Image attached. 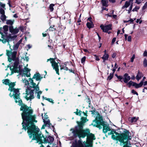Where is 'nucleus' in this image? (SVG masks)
Masks as SVG:
<instances>
[{
	"instance_id": "1",
	"label": "nucleus",
	"mask_w": 147,
	"mask_h": 147,
	"mask_svg": "<svg viewBox=\"0 0 147 147\" xmlns=\"http://www.w3.org/2000/svg\"><path fill=\"white\" fill-rule=\"evenodd\" d=\"M2 41L3 43L7 42L8 45H9L10 49H11L10 51L6 50V55L8 57V61L9 62H12L11 63H13L11 66L9 64L7 66L8 67H10V70L11 71V75H12L13 72L19 73L20 74L22 75V76L29 77L30 75V69L27 67L28 64H27L23 69L22 65L18 64V61L16 58L17 52L15 51H12V50L11 48L9 42L5 39H2Z\"/></svg>"
},
{
	"instance_id": "2",
	"label": "nucleus",
	"mask_w": 147,
	"mask_h": 147,
	"mask_svg": "<svg viewBox=\"0 0 147 147\" xmlns=\"http://www.w3.org/2000/svg\"><path fill=\"white\" fill-rule=\"evenodd\" d=\"M42 78V77L40 74L38 73L35 74L32 78H29L28 80L25 79H22V81L26 89L25 98L27 100L34 98V91L35 94H37V98L39 99L40 98V95L42 93V91L39 90L38 86L39 82L36 84L34 82L33 79H35L37 81H40Z\"/></svg>"
},
{
	"instance_id": "3",
	"label": "nucleus",
	"mask_w": 147,
	"mask_h": 147,
	"mask_svg": "<svg viewBox=\"0 0 147 147\" xmlns=\"http://www.w3.org/2000/svg\"><path fill=\"white\" fill-rule=\"evenodd\" d=\"M81 121L80 122H77L78 126L77 127L75 130L71 129L70 130L74 135L77 134L79 138H84L86 136V141L84 142V144H86V147H92L93 141L96 139L94 134L90 133L89 129L84 130L83 127L84 123L88 120L86 117H82L81 118Z\"/></svg>"
},
{
	"instance_id": "4",
	"label": "nucleus",
	"mask_w": 147,
	"mask_h": 147,
	"mask_svg": "<svg viewBox=\"0 0 147 147\" xmlns=\"http://www.w3.org/2000/svg\"><path fill=\"white\" fill-rule=\"evenodd\" d=\"M3 83L6 85H8L9 86L8 90L10 91V93L9 94L11 97L13 96L15 100L16 103L18 102V105L22 106L24 104H22V100L20 97V93L19 90L18 89H15L14 87L15 85V84L14 82H10V80L6 79L3 80Z\"/></svg>"
},
{
	"instance_id": "5",
	"label": "nucleus",
	"mask_w": 147,
	"mask_h": 147,
	"mask_svg": "<svg viewBox=\"0 0 147 147\" xmlns=\"http://www.w3.org/2000/svg\"><path fill=\"white\" fill-rule=\"evenodd\" d=\"M109 135H112V138L114 140H118L120 145L123 146L127 142L131 139L130 133L127 130L121 134H118L114 131H111L108 133Z\"/></svg>"
},
{
	"instance_id": "6",
	"label": "nucleus",
	"mask_w": 147,
	"mask_h": 147,
	"mask_svg": "<svg viewBox=\"0 0 147 147\" xmlns=\"http://www.w3.org/2000/svg\"><path fill=\"white\" fill-rule=\"evenodd\" d=\"M91 125L97 127L99 129L102 128V126L103 132L105 133L110 130L109 126L103 121L101 116H99L98 117H97L95 120H94Z\"/></svg>"
},
{
	"instance_id": "7",
	"label": "nucleus",
	"mask_w": 147,
	"mask_h": 147,
	"mask_svg": "<svg viewBox=\"0 0 147 147\" xmlns=\"http://www.w3.org/2000/svg\"><path fill=\"white\" fill-rule=\"evenodd\" d=\"M49 60L50 61L51 63L52 64V66L53 67V69H55L56 73L59 75V66L58 63L55 62V59L50 58V59H47V61H48Z\"/></svg>"
},
{
	"instance_id": "8",
	"label": "nucleus",
	"mask_w": 147,
	"mask_h": 147,
	"mask_svg": "<svg viewBox=\"0 0 147 147\" xmlns=\"http://www.w3.org/2000/svg\"><path fill=\"white\" fill-rule=\"evenodd\" d=\"M100 27L103 32H108L109 34L111 33L110 32H108V30L111 29V24L106 25L105 26L101 24L100 26Z\"/></svg>"
},
{
	"instance_id": "9",
	"label": "nucleus",
	"mask_w": 147,
	"mask_h": 147,
	"mask_svg": "<svg viewBox=\"0 0 147 147\" xmlns=\"http://www.w3.org/2000/svg\"><path fill=\"white\" fill-rule=\"evenodd\" d=\"M129 5H130L129 9L128 10V13H129L130 12L131 10L132 6H133V2L131 1H126L125 2L124 5L122 7V8H124L125 7L127 8L128 7Z\"/></svg>"
},
{
	"instance_id": "10",
	"label": "nucleus",
	"mask_w": 147,
	"mask_h": 147,
	"mask_svg": "<svg viewBox=\"0 0 147 147\" xmlns=\"http://www.w3.org/2000/svg\"><path fill=\"white\" fill-rule=\"evenodd\" d=\"M123 79L124 82L125 83H127L130 80V77L128 75V74L125 73L123 75Z\"/></svg>"
},
{
	"instance_id": "11",
	"label": "nucleus",
	"mask_w": 147,
	"mask_h": 147,
	"mask_svg": "<svg viewBox=\"0 0 147 147\" xmlns=\"http://www.w3.org/2000/svg\"><path fill=\"white\" fill-rule=\"evenodd\" d=\"M48 116L45 114L44 116V119H43V121L44 123L46 125H48L49 126H50V125H51V124L50 122V121L49 119H48Z\"/></svg>"
},
{
	"instance_id": "12",
	"label": "nucleus",
	"mask_w": 147,
	"mask_h": 147,
	"mask_svg": "<svg viewBox=\"0 0 147 147\" xmlns=\"http://www.w3.org/2000/svg\"><path fill=\"white\" fill-rule=\"evenodd\" d=\"M143 85V81H142L139 84H137L134 82V84L133 85V86H135L136 88H138L141 87Z\"/></svg>"
},
{
	"instance_id": "13",
	"label": "nucleus",
	"mask_w": 147,
	"mask_h": 147,
	"mask_svg": "<svg viewBox=\"0 0 147 147\" xmlns=\"http://www.w3.org/2000/svg\"><path fill=\"white\" fill-rule=\"evenodd\" d=\"M109 55L108 54H104L102 58L103 60V62H104L106 60H107L109 58Z\"/></svg>"
},
{
	"instance_id": "14",
	"label": "nucleus",
	"mask_w": 147,
	"mask_h": 147,
	"mask_svg": "<svg viewBox=\"0 0 147 147\" xmlns=\"http://www.w3.org/2000/svg\"><path fill=\"white\" fill-rule=\"evenodd\" d=\"M143 76V75L141 73L139 72L136 77V78L139 81Z\"/></svg>"
},
{
	"instance_id": "15",
	"label": "nucleus",
	"mask_w": 147,
	"mask_h": 147,
	"mask_svg": "<svg viewBox=\"0 0 147 147\" xmlns=\"http://www.w3.org/2000/svg\"><path fill=\"white\" fill-rule=\"evenodd\" d=\"M66 63H65L63 64V65L60 66L61 67L60 69L61 70L63 69L65 70H68V68L67 67H66Z\"/></svg>"
},
{
	"instance_id": "16",
	"label": "nucleus",
	"mask_w": 147,
	"mask_h": 147,
	"mask_svg": "<svg viewBox=\"0 0 147 147\" xmlns=\"http://www.w3.org/2000/svg\"><path fill=\"white\" fill-rule=\"evenodd\" d=\"M86 25L87 27L89 28H90L93 27L94 25L92 22H88L87 23Z\"/></svg>"
},
{
	"instance_id": "17",
	"label": "nucleus",
	"mask_w": 147,
	"mask_h": 147,
	"mask_svg": "<svg viewBox=\"0 0 147 147\" xmlns=\"http://www.w3.org/2000/svg\"><path fill=\"white\" fill-rule=\"evenodd\" d=\"M102 3L103 6L106 7L108 6V2L107 0H102Z\"/></svg>"
},
{
	"instance_id": "18",
	"label": "nucleus",
	"mask_w": 147,
	"mask_h": 147,
	"mask_svg": "<svg viewBox=\"0 0 147 147\" xmlns=\"http://www.w3.org/2000/svg\"><path fill=\"white\" fill-rule=\"evenodd\" d=\"M14 21L13 20H8L6 21V24L11 25L13 24Z\"/></svg>"
},
{
	"instance_id": "19",
	"label": "nucleus",
	"mask_w": 147,
	"mask_h": 147,
	"mask_svg": "<svg viewBox=\"0 0 147 147\" xmlns=\"http://www.w3.org/2000/svg\"><path fill=\"white\" fill-rule=\"evenodd\" d=\"M3 29L4 30V33L5 34H6V32L8 30V26L7 25H5L3 27Z\"/></svg>"
},
{
	"instance_id": "20",
	"label": "nucleus",
	"mask_w": 147,
	"mask_h": 147,
	"mask_svg": "<svg viewBox=\"0 0 147 147\" xmlns=\"http://www.w3.org/2000/svg\"><path fill=\"white\" fill-rule=\"evenodd\" d=\"M138 117H134L132 118L131 119V123L135 122L138 119Z\"/></svg>"
},
{
	"instance_id": "21",
	"label": "nucleus",
	"mask_w": 147,
	"mask_h": 147,
	"mask_svg": "<svg viewBox=\"0 0 147 147\" xmlns=\"http://www.w3.org/2000/svg\"><path fill=\"white\" fill-rule=\"evenodd\" d=\"M114 73L113 72L112 73H110L109 76L107 78L108 80H110L113 77V74Z\"/></svg>"
},
{
	"instance_id": "22",
	"label": "nucleus",
	"mask_w": 147,
	"mask_h": 147,
	"mask_svg": "<svg viewBox=\"0 0 147 147\" xmlns=\"http://www.w3.org/2000/svg\"><path fill=\"white\" fill-rule=\"evenodd\" d=\"M54 5H55L53 4H51L50 5L49 8L51 11H52L54 9L53 7Z\"/></svg>"
},
{
	"instance_id": "23",
	"label": "nucleus",
	"mask_w": 147,
	"mask_h": 147,
	"mask_svg": "<svg viewBox=\"0 0 147 147\" xmlns=\"http://www.w3.org/2000/svg\"><path fill=\"white\" fill-rule=\"evenodd\" d=\"M1 20L3 21H4L6 19V16L4 14H1Z\"/></svg>"
},
{
	"instance_id": "24",
	"label": "nucleus",
	"mask_w": 147,
	"mask_h": 147,
	"mask_svg": "<svg viewBox=\"0 0 147 147\" xmlns=\"http://www.w3.org/2000/svg\"><path fill=\"white\" fill-rule=\"evenodd\" d=\"M18 32L19 29L17 28H16L15 29H14L12 33L13 34H16L18 33Z\"/></svg>"
},
{
	"instance_id": "25",
	"label": "nucleus",
	"mask_w": 147,
	"mask_h": 147,
	"mask_svg": "<svg viewBox=\"0 0 147 147\" xmlns=\"http://www.w3.org/2000/svg\"><path fill=\"white\" fill-rule=\"evenodd\" d=\"M76 111L74 112L77 115H80L82 111L79 110L78 109H76Z\"/></svg>"
},
{
	"instance_id": "26",
	"label": "nucleus",
	"mask_w": 147,
	"mask_h": 147,
	"mask_svg": "<svg viewBox=\"0 0 147 147\" xmlns=\"http://www.w3.org/2000/svg\"><path fill=\"white\" fill-rule=\"evenodd\" d=\"M43 98H44L45 99L48 100L49 102H52V103H53V100L51 99L50 98H47L46 97H44V96L43 97Z\"/></svg>"
},
{
	"instance_id": "27",
	"label": "nucleus",
	"mask_w": 147,
	"mask_h": 147,
	"mask_svg": "<svg viewBox=\"0 0 147 147\" xmlns=\"http://www.w3.org/2000/svg\"><path fill=\"white\" fill-rule=\"evenodd\" d=\"M0 6L2 8H1L0 9V13L1 14H5V11L3 9V8L1 6ZM5 7H4V8Z\"/></svg>"
},
{
	"instance_id": "28",
	"label": "nucleus",
	"mask_w": 147,
	"mask_h": 147,
	"mask_svg": "<svg viewBox=\"0 0 147 147\" xmlns=\"http://www.w3.org/2000/svg\"><path fill=\"white\" fill-rule=\"evenodd\" d=\"M144 66L145 67L147 66V60L145 59L143 62Z\"/></svg>"
},
{
	"instance_id": "29",
	"label": "nucleus",
	"mask_w": 147,
	"mask_h": 147,
	"mask_svg": "<svg viewBox=\"0 0 147 147\" xmlns=\"http://www.w3.org/2000/svg\"><path fill=\"white\" fill-rule=\"evenodd\" d=\"M129 145H128V141L126 143H125L123 145V147H131V146H130L131 144H129Z\"/></svg>"
},
{
	"instance_id": "30",
	"label": "nucleus",
	"mask_w": 147,
	"mask_h": 147,
	"mask_svg": "<svg viewBox=\"0 0 147 147\" xmlns=\"http://www.w3.org/2000/svg\"><path fill=\"white\" fill-rule=\"evenodd\" d=\"M134 82L131 81H130L127 84V85H128L129 87H130L131 85H132L133 86V85L134 83Z\"/></svg>"
},
{
	"instance_id": "31",
	"label": "nucleus",
	"mask_w": 147,
	"mask_h": 147,
	"mask_svg": "<svg viewBox=\"0 0 147 147\" xmlns=\"http://www.w3.org/2000/svg\"><path fill=\"white\" fill-rule=\"evenodd\" d=\"M117 64L116 63H115V66L113 69V73H114L116 69L117 68Z\"/></svg>"
},
{
	"instance_id": "32",
	"label": "nucleus",
	"mask_w": 147,
	"mask_h": 147,
	"mask_svg": "<svg viewBox=\"0 0 147 147\" xmlns=\"http://www.w3.org/2000/svg\"><path fill=\"white\" fill-rule=\"evenodd\" d=\"M139 8H140V7L139 6H136L135 7L134 9H133V11H136L138 9H139Z\"/></svg>"
},
{
	"instance_id": "33",
	"label": "nucleus",
	"mask_w": 147,
	"mask_h": 147,
	"mask_svg": "<svg viewBox=\"0 0 147 147\" xmlns=\"http://www.w3.org/2000/svg\"><path fill=\"white\" fill-rule=\"evenodd\" d=\"M86 59V57H84L82 58L81 59V63H83L85 61Z\"/></svg>"
},
{
	"instance_id": "34",
	"label": "nucleus",
	"mask_w": 147,
	"mask_h": 147,
	"mask_svg": "<svg viewBox=\"0 0 147 147\" xmlns=\"http://www.w3.org/2000/svg\"><path fill=\"white\" fill-rule=\"evenodd\" d=\"M14 29L13 28V27L12 26H11L10 27H9V30L12 33L13 31V30Z\"/></svg>"
},
{
	"instance_id": "35",
	"label": "nucleus",
	"mask_w": 147,
	"mask_h": 147,
	"mask_svg": "<svg viewBox=\"0 0 147 147\" xmlns=\"http://www.w3.org/2000/svg\"><path fill=\"white\" fill-rule=\"evenodd\" d=\"M135 58V56L134 55H133L132 57L131 58V62H133V61H134V59Z\"/></svg>"
},
{
	"instance_id": "36",
	"label": "nucleus",
	"mask_w": 147,
	"mask_h": 147,
	"mask_svg": "<svg viewBox=\"0 0 147 147\" xmlns=\"http://www.w3.org/2000/svg\"><path fill=\"white\" fill-rule=\"evenodd\" d=\"M147 7V3H146L143 6V8H142V9H145Z\"/></svg>"
},
{
	"instance_id": "37",
	"label": "nucleus",
	"mask_w": 147,
	"mask_h": 147,
	"mask_svg": "<svg viewBox=\"0 0 147 147\" xmlns=\"http://www.w3.org/2000/svg\"><path fill=\"white\" fill-rule=\"evenodd\" d=\"M131 92L132 93H133L134 94H136L137 95H138V93L136 91H135L134 90H132Z\"/></svg>"
},
{
	"instance_id": "38",
	"label": "nucleus",
	"mask_w": 147,
	"mask_h": 147,
	"mask_svg": "<svg viewBox=\"0 0 147 147\" xmlns=\"http://www.w3.org/2000/svg\"><path fill=\"white\" fill-rule=\"evenodd\" d=\"M143 55L144 57L147 56V51H145L143 53Z\"/></svg>"
},
{
	"instance_id": "39",
	"label": "nucleus",
	"mask_w": 147,
	"mask_h": 147,
	"mask_svg": "<svg viewBox=\"0 0 147 147\" xmlns=\"http://www.w3.org/2000/svg\"><path fill=\"white\" fill-rule=\"evenodd\" d=\"M0 6H1L3 8H4L5 6V5L4 4L1 3L0 2Z\"/></svg>"
},
{
	"instance_id": "40",
	"label": "nucleus",
	"mask_w": 147,
	"mask_h": 147,
	"mask_svg": "<svg viewBox=\"0 0 147 147\" xmlns=\"http://www.w3.org/2000/svg\"><path fill=\"white\" fill-rule=\"evenodd\" d=\"M117 78L120 80V81H121V80L122 79V77L121 76H117Z\"/></svg>"
},
{
	"instance_id": "41",
	"label": "nucleus",
	"mask_w": 147,
	"mask_h": 147,
	"mask_svg": "<svg viewBox=\"0 0 147 147\" xmlns=\"http://www.w3.org/2000/svg\"><path fill=\"white\" fill-rule=\"evenodd\" d=\"M131 37L130 36H129L127 38V40L129 42L131 41Z\"/></svg>"
},
{
	"instance_id": "42",
	"label": "nucleus",
	"mask_w": 147,
	"mask_h": 147,
	"mask_svg": "<svg viewBox=\"0 0 147 147\" xmlns=\"http://www.w3.org/2000/svg\"><path fill=\"white\" fill-rule=\"evenodd\" d=\"M51 125H50V126H49V125H46V124L44 123V125H43L42 126V129H44V128H45V126H48V127H51Z\"/></svg>"
},
{
	"instance_id": "43",
	"label": "nucleus",
	"mask_w": 147,
	"mask_h": 147,
	"mask_svg": "<svg viewBox=\"0 0 147 147\" xmlns=\"http://www.w3.org/2000/svg\"><path fill=\"white\" fill-rule=\"evenodd\" d=\"M141 2V0H136V3L138 4H140Z\"/></svg>"
},
{
	"instance_id": "44",
	"label": "nucleus",
	"mask_w": 147,
	"mask_h": 147,
	"mask_svg": "<svg viewBox=\"0 0 147 147\" xmlns=\"http://www.w3.org/2000/svg\"><path fill=\"white\" fill-rule=\"evenodd\" d=\"M116 40V38H113L112 40V43L113 44L115 42Z\"/></svg>"
},
{
	"instance_id": "45",
	"label": "nucleus",
	"mask_w": 147,
	"mask_h": 147,
	"mask_svg": "<svg viewBox=\"0 0 147 147\" xmlns=\"http://www.w3.org/2000/svg\"><path fill=\"white\" fill-rule=\"evenodd\" d=\"M136 22L137 23L139 22V24H141L142 22V21L141 20H140L138 19L137 20Z\"/></svg>"
},
{
	"instance_id": "46",
	"label": "nucleus",
	"mask_w": 147,
	"mask_h": 147,
	"mask_svg": "<svg viewBox=\"0 0 147 147\" xmlns=\"http://www.w3.org/2000/svg\"><path fill=\"white\" fill-rule=\"evenodd\" d=\"M25 60H26L27 61H28L29 60V58L28 57H25V58L24 59Z\"/></svg>"
},
{
	"instance_id": "47",
	"label": "nucleus",
	"mask_w": 147,
	"mask_h": 147,
	"mask_svg": "<svg viewBox=\"0 0 147 147\" xmlns=\"http://www.w3.org/2000/svg\"><path fill=\"white\" fill-rule=\"evenodd\" d=\"M27 46L28 48V49H30L32 47L31 45H27Z\"/></svg>"
},
{
	"instance_id": "48",
	"label": "nucleus",
	"mask_w": 147,
	"mask_h": 147,
	"mask_svg": "<svg viewBox=\"0 0 147 147\" xmlns=\"http://www.w3.org/2000/svg\"><path fill=\"white\" fill-rule=\"evenodd\" d=\"M95 60L96 61H99L100 60V59L99 58V57L98 56H97L95 57Z\"/></svg>"
},
{
	"instance_id": "49",
	"label": "nucleus",
	"mask_w": 147,
	"mask_h": 147,
	"mask_svg": "<svg viewBox=\"0 0 147 147\" xmlns=\"http://www.w3.org/2000/svg\"><path fill=\"white\" fill-rule=\"evenodd\" d=\"M113 16V18H114L115 19V18H117V16L116 15H113V16Z\"/></svg>"
},
{
	"instance_id": "50",
	"label": "nucleus",
	"mask_w": 147,
	"mask_h": 147,
	"mask_svg": "<svg viewBox=\"0 0 147 147\" xmlns=\"http://www.w3.org/2000/svg\"><path fill=\"white\" fill-rule=\"evenodd\" d=\"M91 19H92V18H88V20L90 22H92L91 21Z\"/></svg>"
},
{
	"instance_id": "51",
	"label": "nucleus",
	"mask_w": 147,
	"mask_h": 147,
	"mask_svg": "<svg viewBox=\"0 0 147 147\" xmlns=\"http://www.w3.org/2000/svg\"><path fill=\"white\" fill-rule=\"evenodd\" d=\"M116 56V54L115 53L113 54L112 55V57L113 58H114Z\"/></svg>"
},
{
	"instance_id": "52",
	"label": "nucleus",
	"mask_w": 147,
	"mask_h": 147,
	"mask_svg": "<svg viewBox=\"0 0 147 147\" xmlns=\"http://www.w3.org/2000/svg\"><path fill=\"white\" fill-rule=\"evenodd\" d=\"M109 1L112 3H114L115 2V0H109Z\"/></svg>"
},
{
	"instance_id": "53",
	"label": "nucleus",
	"mask_w": 147,
	"mask_h": 147,
	"mask_svg": "<svg viewBox=\"0 0 147 147\" xmlns=\"http://www.w3.org/2000/svg\"><path fill=\"white\" fill-rule=\"evenodd\" d=\"M136 20V19H134V20L132 19H131L129 21L130 22H132L134 21V20Z\"/></svg>"
},
{
	"instance_id": "54",
	"label": "nucleus",
	"mask_w": 147,
	"mask_h": 147,
	"mask_svg": "<svg viewBox=\"0 0 147 147\" xmlns=\"http://www.w3.org/2000/svg\"><path fill=\"white\" fill-rule=\"evenodd\" d=\"M146 85H147V81H145V82H144V86H146Z\"/></svg>"
},
{
	"instance_id": "55",
	"label": "nucleus",
	"mask_w": 147,
	"mask_h": 147,
	"mask_svg": "<svg viewBox=\"0 0 147 147\" xmlns=\"http://www.w3.org/2000/svg\"><path fill=\"white\" fill-rule=\"evenodd\" d=\"M2 30V28H0V34L2 35L3 34V33L2 32H1V31Z\"/></svg>"
},
{
	"instance_id": "56",
	"label": "nucleus",
	"mask_w": 147,
	"mask_h": 147,
	"mask_svg": "<svg viewBox=\"0 0 147 147\" xmlns=\"http://www.w3.org/2000/svg\"><path fill=\"white\" fill-rule=\"evenodd\" d=\"M102 9L103 10H106L107 11L108 10V9H107L106 8H105L104 7H102Z\"/></svg>"
},
{
	"instance_id": "57",
	"label": "nucleus",
	"mask_w": 147,
	"mask_h": 147,
	"mask_svg": "<svg viewBox=\"0 0 147 147\" xmlns=\"http://www.w3.org/2000/svg\"><path fill=\"white\" fill-rule=\"evenodd\" d=\"M43 36V37H45L47 36V34H42Z\"/></svg>"
},
{
	"instance_id": "58",
	"label": "nucleus",
	"mask_w": 147,
	"mask_h": 147,
	"mask_svg": "<svg viewBox=\"0 0 147 147\" xmlns=\"http://www.w3.org/2000/svg\"><path fill=\"white\" fill-rule=\"evenodd\" d=\"M127 34H125V39L126 40V39H127Z\"/></svg>"
},
{
	"instance_id": "59",
	"label": "nucleus",
	"mask_w": 147,
	"mask_h": 147,
	"mask_svg": "<svg viewBox=\"0 0 147 147\" xmlns=\"http://www.w3.org/2000/svg\"><path fill=\"white\" fill-rule=\"evenodd\" d=\"M97 34L98 37L99 39L100 40L101 39V37L99 36V34L98 33Z\"/></svg>"
},
{
	"instance_id": "60",
	"label": "nucleus",
	"mask_w": 147,
	"mask_h": 147,
	"mask_svg": "<svg viewBox=\"0 0 147 147\" xmlns=\"http://www.w3.org/2000/svg\"><path fill=\"white\" fill-rule=\"evenodd\" d=\"M13 17L15 18H17L18 17L16 14H14L13 15Z\"/></svg>"
},
{
	"instance_id": "61",
	"label": "nucleus",
	"mask_w": 147,
	"mask_h": 147,
	"mask_svg": "<svg viewBox=\"0 0 147 147\" xmlns=\"http://www.w3.org/2000/svg\"><path fill=\"white\" fill-rule=\"evenodd\" d=\"M135 77L134 76H133V77H132L131 78V79L134 80L135 79Z\"/></svg>"
},
{
	"instance_id": "62",
	"label": "nucleus",
	"mask_w": 147,
	"mask_h": 147,
	"mask_svg": "<svg viewBox=\"0 0 147 147\" xmlns=\"http://www.w3.org/2000/svg\"><path fill=\"white\" fill-rule=\"evenodd\" d=\"M120 31L119 30H118L117 32V34L118 35L120 33Z\"/></svg>"
},
{
	"instance_id": "63",
	"label": "nucleus",
	"mask_w": 147,
	"mask_h": 147,
	"mask_svg": "<svg viewBox=\"0 0 147 147\" xmlns=\"http://www.w3.org/2000/svg\"><path fill=\"white\" fill-rule=\"evenodd\" d=\"M84 51H85V52H87L88 51L86 49H84Z\"/></svg>"
},
{
	"instance_id": "64",
	"label": "nucleus",
	"mask_w": 147,
	"mask_h": 147,
	"mask_svg": "<svg viewBox=\"0 0 147 147\" xmlns=\"http://www.w3.org/2000/svg\"><path fill=\"white\" fill-rule=\"evenodd\" d=\"M81 22V20L80 19H79L78 20V22Z\"/></svg>"
}]
</instances>
